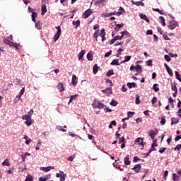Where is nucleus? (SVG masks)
I'll use <instances>...</instances> for the list:
<instances>
[{
  "instance_id": "obj_1",
  "label": "nucleus",
  "mask_w": 181,
  "mask_h": 181,
  "mask_svg": "<svg viewBox=\"0 0 181 181\" xmlns=\"http://www.w3.org/2000/svg\"><path fill=\"white\" fill-rule=\"evenodd\" d=\"M55 29H57V31L54 35L53 40L54 42H57L60 38V36H62V28L60 26H57L55 27Z\"/></svg>"
},
{
  "instance_id": "obj_2",
  "label": "nucleus",
  "mask_w": 181,
  "mask_h": 181,
  "mask_svg": "<svg viewBox=\"0 0 181 181\" xmlns=\"http://www.w3.org/2000/svg\"><path fill=\"white\" fill-rule=\"evenodd\" d=\"M92 107L93 108H98L99 110H103V108H104V104L100 103L97 100H94L92 103Z\"/></svg>"
},
{
  "instance_id": "obj_3",
  "label": "nucleus",
  "mask_w": 181,
  "mask_h": 181,
  "mask_svg": "<svg viewBox=\"0 0 181 181\" xmlns=\"http://www.w3.org/2000/svg\"><path fill=\"white\" fill-rule=\"evenodd\" d=\"M4 43H5V45H8V46H11V47H15L16 49H18V44L13 43L9 41V40L4 39Z\"/></svg>"
},
{
  "instance_id": "obj_4",
  "label": "nucleus",
  "mask_w": 181,
  "mask_h": 181,
  "mask_svg": "<svg viewBox=\"0 0 181 181\" xmlns=\"http://www.w3.org/2000/svg\"><path fill=\"white\" fill-rule=\"evenodd\" d=\"M148 135H149L150 137H151V139H152L153 141H155V140H156V139H155V136H156V135H158V131H156V132H155V130H150V131L148 132Z\"/></svg>"
},
{
  "instance_id": "obj_5",
  "label": "nucleus",
  "mask_w": 181,
  "mask_h": 181,
  "mask_svg": "<svg viewBox=\"0 0 181 181\" xmlns=\"http://www.w3.org/2000/svg\"><path fill=\"white\" fill-rule=\"evenodd\" d=\"M52 169H54V166H48V167H41L40 170L42 172H45V173H47V172H50Z\"/></svg>"
},
{
  "instance_id": "obj_6",
  "label": "nucleus",
  "mask_w": 181,
  "mask_h": 181,
  "mask_svg": "<svg viewBox=\"0 0 181 181\" xmlns=\"http://www.w3.org/2000/svg\"><path fill=\"white\" fill-rule=\"evenodd\" d=\"M102 93L105 94V95H110V94H112V88H107L106 89L103 90Z\"/></svg>"
},
{
  "instance_id": "obj_7",
  "label": "nucleus",
  "mask_w": 181,
  "mask_h": 181,
  "mask_svg": "<svg viewBox=\"0 0 181 181\" xmlns=\"http://www.w3.org/2000/svg\"><path fill=\"white\" fill-rule=\"evenodd\" d=\"M50 174H47L46 175H42L39 178V181H47L51 177Z\"/></svg>"
},
{
  "instance_id": "obj_8",
  "label": "nucleus",
  "mask_w": 181,
  "mask_h": 181,
  "mask_svg": "<svg viewBox=\"0 0 181 181\" xmlns=\"http://www.w3.org/2000/svg\"><path fill=\"white\" fill-rule=\"evenodd\" d=\"M156 142H158V140L153 141L151 148L148 151L149 153H151V152H152V151H156V148H155V147L158 146V144H156Z\"/></svg>"
},
{
  "instance_id": "obj_9",
  "label": "nucleus",
  "mask_w": 181,
  "mask_h": 181,
  "mask_svg": "<svg viewBox=\"0 0 181 181\" xmlns=\"http://www.w3.org/2000/svg\"><path fill=\"white\" fill-rule=\"evenodd\" d=\"M91 13H93V11H91L90 9H88L86 11H85L83 14V18L84 19H87V18H88V16H90V15H91Z\"/></svg>"
},
{
  "instance_id": "obj_10",
  "label": "nucleus",
  "mask_w": 181,
  "mask_h": 181,
  "mask_svg": "<svg viewBox=\"0 0 181 181\" xmlns=\"http://www.w3.org/2000/svg\"><path fill=\"white\" fill-rule=\"evenodd\" d=\"M164 66L166 69V71L168 72V74H169V76H170V77H172L173 76V71H172V69H170V67H169V66H168V64H164Z\"/></svg>"
},
{
  "instance_id": "obj_11",
  "label": "nucleus",
  "mask_w": 181,
  "mask_h": 181,
  "mask_svg": "<svg viewBox=\"0 0 181 181\" xmlns=\"http://www.w3.org/2000/svg\"><path fill=\"white\" fill-rule=\"evenodd\" d=\"M125 13V10L122 7H119V11L116 12L117 16H121V15H124Z\"/></svg>"
},
{
  "instance_id": "obj_12",
  "label": "nucleus",
  "mask_w": 181,
  "mask_h": 181,
  "mask_svg": "<svg viewBox=\"0 0 181 181\" xmlns=\"http://www.w3.org/2000/svg\"><path fill=\"white\" fill-rule=\"evenodd\" d=\"M100 37H101L102 42H104V40H105V29H102L100 30Z\"/></svg>"
},
{
  "instance_id": "obj_13",
  "label": "nucleus",
  "mask_w": 181,
  "mask_h": 181,
  "mask_svg": "<svg viewBox=\"0 0 181 181\" xmlns=\"http://www.w3.org/2000/svg\"><path fill=\"white\" fill-rule=\"evenodd\" d=\"M41 15L42 16H44L45 13H46L47 12V8L46 7V4H42L41 6Z\"/></svg>"
},
{
  "instance_id": "obj_14",
  "label": "nucleus",
  "mask_w": 181,
  "mask_h": 181,
  "mask_svg": "<svg viewBox=\"0 0 181 181\" xmlns=\"http://www.w3.org/2000/svg\"><path fill=\"white\" fill-rule=\"evenodd\" d=\"M135 144H137V145H142V146H144V139L139 137L135 140Z\"/></svg>"
},
{
  "instance_id": "obj_15",
  "label": "nucleus",
  "mask_w": 181,
  "mask_h": 181,
  "mask_svg": "<svg viewBox=\"0 0 181 181\" xmlns=\"http://www.w3.org/2000/svg\"><path fill=\"white\" fill-rule=\"evenodd\" d=\"M141 164L136 165L133 168H132L136 173H139V171L141 170Z\"/></svg>"
},
{
  "instance_id": "obj_16",
  "label": "nucleus",
  "mask_w": 181,
  "mask_h": 181,
  "mask_svg": "<svg viewBox=\"0 0 181 181\" xmlns=\"http://www.w3.org/2000/svg\"><path fill=\"white\" fill-rule=\"evenodd\" d=\"M135 70L137 72V74H136L135 76H138V74L142 73V66H141V65H139V64H137L135 66Z\"/></svg>"
},
{
  "instance_id": "obj_17",
  "label": "nucleus",
  "mask_w": 181,
  "mask_h": 181,
  "mask_svg": "<svg viewBox=\"0 0 181 181\" xmlns=\"http://www.w3.org/2000/svg\"><path fill=\"white\" fill-rule=\"evenodd\" d=\"M84 54H86V50L83 49L78 54V60H81L83 59V57H84Z\"/></svg>"
},
{
  "instance_id": "obj_18",
  "label": "nucleus",
  "mask_w": 181,
  "mask_h": 181,
  "mask_svg": "<svg viewBox=\"0 0 181 181\" xmlns=\"http://www.w3.org/2000/svg\"><path fill=\"white\" fill-rule=\"evenodd\" d=\"M100 33H101V31H100V30H98L93 34V37L94 39H95L96 42H98V36H100Z\"/></svg>"
},
{
  "instance_id": "obj_19",
  "label": "nucleus",
  "mask_w": 181,
  "mask_h": 181,
  "mask_svg": "<svg viewBox=\"0 0 181 181\" xmlns=\"http://www.w3.org/2000/svg\"><path fill=\"white\" fill-rule=\"evenodd\" d=\"M110 64L112 66H119L121 64V62L119 63V59H113L110 63Z\"/></svg>"
},
{
  "instance_id": "obj_20",
  "label": "nucleus",
  "mask_w": 181,
  "mask_h": 181,
  "mask_svg": "<svg viewBox=\"0 0 181 181\" xmlns=\"http://www.w3.org/2000/svg\"><path fill=\"white\" fill-rule=\"evenodd\" d=\"M132 4L133 5H136V6H145V4L142 3V1H134V0H132Z\"/></svg>"
},
{
  "instance_id": "obj_21",
  "label": "nucleus",
  "mask_w": 181,
  "mask_h": 181,
  "mask_svg": "<svg viewBox=\"0 0 181 181\" xmlns=\"http://www.w3.org/2000/svg\"><path fill=\"white\" fill-rule=\"evenodd\" d=\"M176 26H177V23H176V21H173V25H169L168 28L170 30H173Z\"/></svg>"
},
{
  "instance_id": "obj_22",
  "label": "nucleus",
  "mask_w": 181,
  "mask_h": 181,
  "mask_svg": "<svg viewBox=\"0 0 181 181\" xmlns=\"http://www.w3.org/2000/svg\"><path fill=\"white\" fill-rule=\"evenodd\" d=\"M108 2V0H98L95 4L96 5H105Z\"/></svg>"
},
{
  "instance_id": "obj_23",
  "label": "nucleus",
  "mask_w": 181,
  "mask_h": 181,
  "mask_svg": "<svg viewBox=\"0 0 181 181\" xmlns=\"http://www.w3.org/2000/svg\"><path fill=\"white\" fill-rule=\"evenodd\" d=\"M139 16H140L141 19H143V21H146L147 22V23H149V18H148V16H146V15L140 13Z\"/></svg>"
},
{
  "instance_id": "obj_24",
  "label": "nucleus",
  "mask_w": 181,
  "mask_h": 181,
  "mask_svg": "<svg viewBox=\"0 0 181 181\" xmlns=\"http://www.w3.org/2000/svg\"><path fill=\"white\" fill-rule=\"evenodd\" d=\"M71 84L74 86H77V76L76 75L72 76Z\"/></svg>"
},
{
  "instance_id": "obj_25",
  "label": "nucleus",
  "mask_w": 181,
  "mask_h": 181,
  "mask_svg": "<svg viewBox=\"0 0 181 181\" xmlns=\"http://www.w3.org/2000/svg\"><path fill=\"white\" fill-rule=\"evenodd\" d=\"M124 163L127 165H131V161H129V156L127 155L124 157Z\"/></svg>"
},
{
  "instance_id": "obj_26",
  "label": "nucleus",
  "mask_w": 181,
  "mask_h": 181,
  "mask_svg": "<svg viewBox=\"0 0 181 181\" xmlns=\"http://www.w3.org/2000/svg\"><path fill=\"white\" fill-rule=\"evenodd\" d=\"M93 54H94V52H93L92 51L89 52L87 54L86 57H87L88 60L93 61Z\"/></svg>"
},
{
  "instance_id": "obj_27",
  "label": "nucleus",
  "mask_w": 181,
  "mask_h": 181,
  "mask_svg": "<svg viewBox=\"0 0 181 181\" xmlns=\"http://www.w3.org/2000/svg\"><path fill=\"white\" fill-rule=\"evenodd\" d=\"M61 173L60 181H65L66 180V174L63 171H59Z\"/></svg>"
},
{
  "instance_id": "obj_28",
  "label": "nucleus",
  "mask_w": 181,
  "mask_h": 181,
  "mask_svg": "<svg viewBox=\"0 0 181 181\" xmlns=\"http://www.w3.org/2000/svg\"><path fill=\"white\" fill-rule=\"evenodd\" d=\"M32 21L33 22H36V18H37V13L35 11H32Z\"/></svg>"
},
{
  "instance_id": "obj_29",
  "label": "nucleus",
  "mask_w": 181,
  "mask_h": 181,
  "mask_svg": "<svg viewBox=\"0 0 181 181\" xmlns=\"http://www.w3.org/2000/svg\"><path fill=\"white\" fill-rule=\"evenodd\" d=\"M171 121V125H176L179 122V118L173 117Z\"/></svg>"
},
{
  "instance_id": "obj_30",
  "label": "nucleus",
  "mask_w": 181,
  "mask_h": 181,
  "mask_svg": "<svg viewBox=\"0 0 181 181\" xmlns=\"http://www.w3.org/2000/svg\"><path fill=\"white\" fill-rule=\"evenodd\" d=\"M24 139H25L26 145H29L30 142H32V139H29V137L27 135L24 136Z\"/></svg>"
},
{
  "instance_id": "obj_31",
  "label": "nucleus",
  "mask_w": 181,
  "mask_h": 181,
  "mask_svg": "<svg viewBox=\"0 0 181 181\" xmlns=\"http://www.w3.org/2000/svg\"><path fill=\"white\" fill-rule=\"evenodd\" d=\"M131 57H132L131 56H125L124 60L121 62V64H122V63H127V62H129V60H131Z\"/></svg>"
},
{
  "instance_id": "obj_32",
  "label": "nucleus",
  "mask_w": 181,
  "mask_h": 181,
  "mask_svg": "<svg viewBox=\"0 0 181 181\" xmlns=\"http://www.w3.org/2000/svg\"><path fill=\"white\" fill-rule=\"evenodd\" d=\"M2 165L3 166H11V163H9V160L8 159L4 160L2 163Z\"/></svg>"
},
{
  "instance_id": "obj_33",
  "label": "nucleus",
  "mask_w": 181,
  "mask_h": 181,
  "mask_svg": "<svg viewBox=\"0 0 181 181\" xmlns=\"http://www.w3.org/2000/svg\"><path fill=\"white\" fill-rule=\"evenodd\" d=\"M171 89L174 92H177V87H176V83H173L171 84Z\"/></svg>"
},
{
  "instance_id": "obj_34",
  "label": "nucleus",
  "mask_w": 181,
  "mask_h": 181,
  "mask_svg": "<svg viewBox=\"0 0 181 181\" xmlns=\"http://www.w3.org/2000/svg\"><path fill=\"white\" fill-rule=\"evenodd\" d=\"M127 87H129V88H132V87H136V83H135V82L133 83H127Z\"/></svg>"
},
{
  "instance_id": "obj_35",
  "label": "nucleus",
  "mask_w": 181,
  "mask_h": 181,
  "mask_svg": "<svg viewBox=\"0 0 181 181\" xmlns=\"http://www.w3.org/2000/svg\"><path fill=\"white\" fill-rule=\"evenodd\" d=\"M58 89L59 90V91L61 93H63V91H64V87L63 86V83H60L58 86Z\"/></svg>"
},
{
  "instance_id": "obj_36",
  "label": "nucleus",
  "mask_w": 181,
  "mask_h": 181,
  "mask_svg": "<svg viewBox=\"0 0 181 181\" xmlns=\"http://www.w3.org/2000/svg\"><path fill=\"white\" fill-rule=\"evenodd\" d=\"M159 19H160V23H162L163 26H166V23L165 22V18H163V16H160Z\"/></svg>"
},
{
  "instance_id": "obj_37",
  "label": "nucleus",
  "mask_w": 181,
  "mask_h": 181,
  "mask_svg": "<svg viewBox=\"0 0 181 181\" xmlns=\"http://www.w3.org/2000/svg\"><path fill=\"white\" fill-rule=\"evenodd\" d=\"M35 28L38 29V30H40L42 29V23L40 22H35Z\"/></svg>"
},
{
  "instance_id": "obj_38",
  "label": "nucleus",
  "mask_w": 181,
  "mask_h": 181,
  "mask_svg": "<svg viewBox=\"0 0 181 181\" xmlns=\"http://www.w3.org/2000/svg\"><path fill=\"white\" fill-rule=\"evenodd\" d=\"M25 123L27 127H30V125H32V124L33 123V121H32V119H29L28 120H25Z\"/></svg>"
},
{
  "instance_id": "obj_39",
  "label": "nucleus",
  "mask_w": 181,
  "mask_h": 181,
  "mask_svg": "<svg viewBox=\"0 0 181 181\" xmlns=\"http://www.w3.org/2000/svg\"><path fill=\"white\" fill-rule=\"evenodd\" d=\"M112 126L113 127H116L117 126V122H115V120L112 121L111 123L110 124V125H109L110 129H112Z\"/></svg>"
},
{
  "instance_id": "obj_40",
  "label": "nucleus",
  "mask_w": 181,
  "mask_h": 181,
  "mask_svg": "<svg viewBox=\"0 0 181 181\" xmlns=\"http://www.w3.org/2000/svg\"><path fill=\"white\" fill-rule=\"evenodd\" d=\"M175 77H176L177 80H178L181 83V77H180V74H179V72L175 71Z\"/></svg>"
},
{
  "instance_id": "obj_41",
  "label": "nucleus",
  "mask_w": 181,
  "mask_h": 181,
  "mask_svg": "<svg viewBox=\"0 0 181 181\" xmlns=\"http://www.w3.org/2000/svg\"><path fill=\"white\" fill-rule=\"evenodd\" d=\"M93 71L94 74H97V72L98 71V66L97 64H95L93 68Z\"/></svg>"
},
{
  "instance_id": "obj_42",
  "label": "nucleus",
  "mask_w": 181,
  "mask_h": 181,
  "mask_svg": "<svg viewBox=\"0 0 181 181\" xmlns=\"http://www.w3.org/2000/svg\"><path fill=\"white\" fill-rule=\"evenodd\" d=\"M121 35H122L121 36H122V37H124V36H125V37H128V35H129V33H128V31L124 30L121 33Z\"/></svg>"
},
{
  "instance_id": "obj_43",
  "label": "nucleus",
  "mask_w": 181,
  "mask_h": 181,
  "mask_svg": "<svg viewBox=\"0 0 181 181\" xmlns=\"http://www.w3.org/2000/svg\"><path fill=\"white\" fill-rule=\"evenodd\" d=\"M31 119L32 117H30V116H28V115H24L22 116V119H25V121H28Z\"/></svg>"
},
{
  "instance_id": "obj_44",
  "label": "nucleus",
  "mask_w": 181,
  "mask_h": 181,
  "mask_svg": "<svg viewBox=\"0 0 181 181\" xmlns=\"http://www.w3.org/2000/svg\"><path fill=\"white\" fill-rule=\"evenodd\" d=\"M180 177L177 175L175 173L173 174V181H179Z\"/></svg>"
},
{
  "instance_id": "obj_45",
  "label": "nucleus",
  "mask_w": 181,
  "mask_h": 181,
  "mask_svg": "<svg viewBox=\"0 0 181 181\" xmlns=\"http://www.w3.org/2000/svg\"><path fill=\"white\" fill-rule=\"evenodd\" d=\"M25 181H33V177H32L30 174H28Z\"/></svg>"
},
{
  "instance_id": "obj_46",
  "label": "nucleus",
  "mask_w": 181,
  "mask_h": 181,
  "mask_svg": "<svg viewBox=\"0 0 181 181\" xmlns=\"http://www.w3.org/2000/svg\"><path fill=\"white\" fill-rule=\"evenodd\" d=\"M117 105L118 102H117V100H112V101L110 102V105H112L113 107H117Z\"/></svg>"
},
{
  "instance_id": "obj_47",
  "label": "nucleus",
  "mask_w": 181,
  "mask_h": 181,
  "mask_svg": "<svg viewBox=\"0 0 181 181\" xmlns=\"http://www.w3.org/2000/svg\"><path fill=\"white\" fill-rule=\"evenodd\" d=\"M74 158H76V154L68 157L67 160H69V162H73V160H74Z\"/></svg>"
},
{
  "instance_id": "obj_48",
  "label": "nucleus",
  "mask_w": 181,
  "mask_h": 181,
  "mask_svg": "<svg viewBox=\"0 0 181 181\" xmlns=\"http://www.w3.org/2000/svg\"><path fill=\"white\" fill-rule=\"evenodd\" d=\"M107 77L114 76V70H112V69L109 70L107 73Z\"/></svg>"
},
{
  "instance_id": "obj_49",
  "label": "nucleus",
  "mask_w": 181,
  "mask_h": 181,
  "mask_svg": "<svg viewBox=\"0 0 181 181\" xmlns=\"http://www.w3.org/2000/svg\"><path fill=\"white\" fill-rule=\"evenodd\" d=\"M72 24L74 25V26H76V28H77V26H80V21L77 20L76 21H73Z\"/></svg>"
},
{
  "instance_id": "obj_50",
  "label": "nucleus",
  "mask_w": 181,
  "mask_h": 181,
  "mask_svg": "<svg viewBox=\"0 0 181 181\" xmlns=\"http://www.w3.org/2000/svg\"><path fill=\"white\" fill-rule=\"evenodd\" d=\"M153 88L155 93H158V91H159V88L158 87V84H156V83H155L153 86Z\"/></svg>"
},
{
  "instance_id": "obj_51",
  "label": "nucleus",
  "mask_w": 181,
  "mask_h": 181,
  "mask_svg": "<svg viewBox=\"0 0 181 181\" xmlns=\"http://www.w3.org/2000/svg\"><path fill=\"white\" fill-rule=\"evenodd\" d=\"M136 104H141V100L139 99V95H136Z\"/></svg>"
},
{
  "instance_id": "obj_52",
  "label": "nucleus",
  "mask_w": 181,
  "mask_h": 181,
  "mask_svg": "<svg viewBox=\"0 0 181 181\" xmlns=\"http://www.w3.org/2000/svg\"><path fill=\"white\" fill-rule=\"evenodd\" d=\"M124 52V49L119 48L118 50H117V54L116 55V57H119V56H121V52Z\"/></svg>"
},
{
  "instance_id": "obj_53",
  "label": "nucleus",
  "mask_w": 181,
  "mask_h": 181,
  "mask_svg": "<svg viewBox=\"0 0 181 181\" xmlns=\"http://www.w3.org/2000/svg\"><path fill=\"white\" fill-rule=\"evenodd\" d=\"M23 94H25V87L22 88V89L21 90V91L18 93V95L22 97V95H23Z\"/></svg>"
},
{
  "instance_id": "obj_54",
  "label": "nucleus",
  "mask_w": 181,
  "mask_h": 181,
  "mask_svg": "<svg viewBox=\"0 0 181 181\" xmlns=\"http://www.w3.org/2000/svg\"><path fill=\"white\" fill-rule=\"evenodd\" d=\"M56 129H58V131H62V132H66V129H62V126H57Z\"/></svg>"
},
{
  "instance_id": "obj_55",
  "label": "nucleus",
  "mask_w": 181,
  "mask_h": 181,
  "mask_svg": "<svg viewBox=\"0 0 181 181\" xmlns=\"http://www.w3.org/2000/svg\"><path fill=\"white\" fill-rule=\"evenodd\" d=\"M125 142V137L122 136L119 139V144H124Z\"/></svg>"
},
{
  "instance_id": "obj_56",
  "label": "nucleus",
  "mask_w": 181,
  "mask_h": 181,
  "mask_svg": "<svg viewBox=\"0 0 181 181\" xmlns=\"http://www.w3.org/2000/svg\"><path fill=\"white\" fill-rule=\"evenodd\" d=\"M28 117H30V118H32V115H33V109H31L28 112Z\"/></svg>"
},
{
  "instance_id": "obj_57",
  "label": "nucleus",
  "mask_w": 181,
  "mask_h": 181,
  "mask_svg": "<svg viewBox=\"0 0 181 181\" xmlns=\"http://www.w3.org/2000/svg\"><path fill=\"white\" fill-rule=\"evenodd\" d=\"M134 114H135V112H127V117H129V118L132 117V115H134Z\"/></svg>"
},
{
  "instance_id": "obj_58",
  "label": "nucleus",
  "mask_w": 181,
  "mask_h": 181,
  "mask_svg": "<svg viewBox=\"0 0 181 181\" xmlns=\"http://www.w3.org/2000/svg\"><path fill=\"white\" fill-rule=\"evenodd\" d=\"M164 59L166 60V62H170V60H172V59H170V57H169V55H165Z\"/></svg>"
},
{
  "instance_id": "obj_59",
  "label": "nucleus",
  "mask_w": 181,
  "mask_h": 181,
  "mask_svg": "<svg viewBox=\"0 0 181 181\" xmlns=\"http://www.w3.org/2000/svg\"><path fill=\"white\" fill-rule=\"evenodd\" d=\"M163 39H165V40H170V37H169V36H168L167 35H163Z\"/></svg>"
},
{
  "instance_id": "obj_60",
  "label": "nucleus",
  "mask_w": 181,
  "mask_h": 181,
  "mask_svg": "<svg viewBox=\"0 0 181 181\" xmlns=\"http://www.w3.org/2000/svg\"><path fill=\"white\" fill-rule=\"evenodd\" d=\"M115 40H121L122 39V36H119V35H117V36H115Z\"/></svg>"
},
{
  "instance_id": "obj_61",
  "label": "nucleus",
  "mask_w": 181,
  "mask_h": 181,
  "mask_svg": "<svg viewBox=\"0 0 181 181\" xmlns=\"http://www.w3.org/2000/svg\"><path fill=\"white\" fill-rule=\"evenodd\" d=\"M181 149V144L177 145V146L174 148L175 151H180Z\"/></svg>"
},
{
  "instance_id": "obj_62",
  "label": "nucleus",
  "mask_w": 181,
  "mask_h": 181,
  "mask_svg": "<svg viewBox=\"0 0 181 181\" xmlns=\"http://www.w3.org/2000/svg\"><path fill=\"white\" fill-rule=\"evenodd\" d=\"M160 123L161 124V125H163L164 124L166 123V119H165L164 117L161 118Z\"/></svg>"
},
{
  "instance_id": "obj_63",
  "label": "nucleus",
  "mask_w": 181,
  "mask_h": 181,
  "mask_svg": "<svg viewBox=\"0 0 181 181\" xmlns=\"http://www.w3.org/2000/svg\"><path fill=\"white\" fill-rule=\"evenodd\" d=\"M112 53V51H110L105 54V57H110Z\"/></svg>"
},
{
  "instance_id": "obj_64",
  "label": "nucleus",
  "mask_w": 181,
  "mask_h": 181,
  "mask_svg": "<svg viewBox=\"0 0 181 181\" xmlns=\"http://www.w3.org/2000/svg\"><path fill=\"white\" fill-rule=\"evenodd\" d=\"M146 66H152V60L149 59L148 61L146 62Z\"/></svg>"
}]
</instances>
